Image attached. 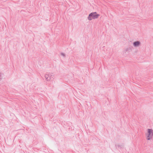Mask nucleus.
Here are the masks:
<instances>
[{
  "label": "nucleus",
  "mask_w": 153,
  "mask_h": 153,
  "mask_svg": "<svg viewBox=\"0 0 153 153\" xmlns=\"http://www.w3.org/2000/svg\"><path fill=\"white\" fill-rule=\"evenodd\" d=\"M100 15L97 14L96 12L92 13L89 14L88 18L89 20H91L92 19L97 18Z\"/></svg>",
  "instance_id": "f257e3e1"
},
{
  "label": "nucleus",
  "mask_w": 153,
  "mask_h": 153,
  "mask_svg": "<svg viewBox=\"0 0 153 153\" xmlns=\"http://www.w3.org/2000/svg\"><path fill=\"white\" fill-rule=\"evenodd\" d=\"M147 131L148 134H147V138L148 140H149L152 138L153 135V131L151 129H148L147 130Z\"/></svg>",
  "instance_id": "f03ea898"
},
{
  "label": "nucleus",
  "mask_w": 153,
  "mask_h": 153,
  "mask_svg": "<svg viewBox=\"0 0 153 153\" xmlns=\"http://www.w3.org/2000/svg\"><path fill=\"white\" fill-rule=\"evenodd\" d=\"M140 43L139 42L137 41L134 43V45L135 46H137L140 45Z\"/></svg>",
  "instance_id": "7ed1b4c3"
}]
</instances>
